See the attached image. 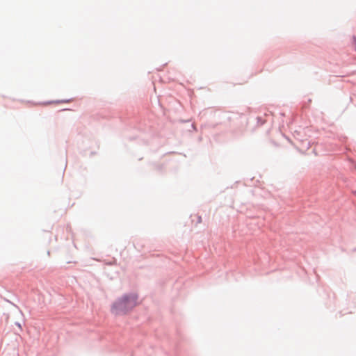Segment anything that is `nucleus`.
<instances>
[{"label": "nucleus", "mask_w": 356, "mask_h": 356, "mask_svg": "<svg viewBox=\"0 0 356 356\" xmlns=\"http://www.w3.org/2000/svg\"><path fill=\"white\" fill-rule=\"evenodd\" d=\"M137 304V297L134 294L125 295L118 299L112 305L111 312L115 315L124 314Z\"/></svg>", "instance_id": "nucleus-1"}, {"label": "nucleus", "mask_w": 356, "mask_h": 356, "mask_svg": "<svg viewBox=\"0 0 356 356\" xmlns=\"http://www.w3.org/2000/svg\"><path fill=\"white\" fill-rule=\"evenodd\" d=\"M353 47H355V50H356V36L353 38Z\"/></svg>", "instance_id": "nucleus-2"}, {"label": "nucleus", "mask_w": 356, "mask_h": 356, "mask_svg": "<svg viewBox=\"0 0 356 356\" xmlns=\"http://www.w3.org/2000/svg\"><path fill=\"white\" fill-rule=\"evenodd\" d=\"M354 194H355V195H356V191H354Z\"/></svg>", "instance_id": "nucleus-3"}]
</instances>
